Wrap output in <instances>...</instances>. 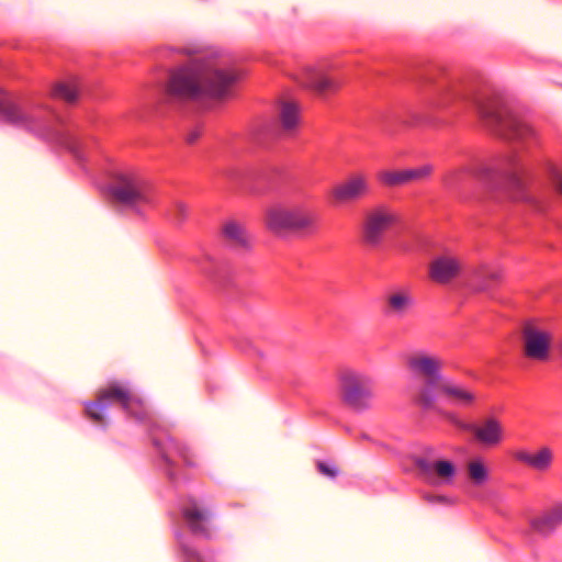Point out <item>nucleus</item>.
Instances as JSON below:
<instances>
[{
  "instance_id": "12",
  "label": "nucleus",
  "mask_w": 562,
  "mask_h": 562,
  "mask_svg": "<svg viewBox=\"0 0 562 562\" xmlns=\"http://www.w3.org/2000/svg\"><path fill=\"white\" fill-rule=\"evenodd\" d=\"M448 417L454 424L471 431L476 441L485 447H495L503 441L504 429L495 417H487L480 424H461L453 414H449Z\"/></svg>"
},
{
  "instance_id": "27",
  "label": "nucleus",
  "mask_w": 562,
  "mask_h": 562,
  "mask_svg": "<svg viewBox=\"0 0 562 562\" xmlns=\"http://www.w3.org/2000/svg\"><path fill=\"white\" fill-rule=\"evenodd\" d=\"M468 473L472 482L476 485H481L487 479V471L480 460L471 461L468 464Z\"/></svg>"
},
{
  "instance_id": "19",
  "label": "nucleus",
  "mask_w": 562,
  "mask_h": 562,
  "mask_svg": "<svg viewBox=\"0 0 562 562\" xmlns=\"http://www.w3.org/2000/svg\"><path fill=\"white\" fill-rule=\"evenodd\" d=\"M225 241L237 251H246L251 247V237L240 223L227 221L222 227Z\"/></svg>"
},
{
  "instance_id": "39",
  "label": "nucleus",
  "mask_w": 562,
  "mask_h": 562,
  "mask_svg": "<svg viewBox=\"0 0 562 562\" xmlns=\"http://www.w3.org/2000/svg\"><path fill=\"white\" fill-rule=\"evenodd\" d=\"M0 92H2V90L0 89Z\"/></svg>"
},
{
  "instance_id": "37",
  "label": "nucleus",
  "mask_w": 562,
  "mask_h": 562,
  "mask_svg": "<svg viewBox=\"0 0 562 562\" xmlns=\"http://www.w3.org/2000/svg\"><path fill=\"white\" fill-rule=\"evenodd\" d=\"M428 499H429V502H434L435 499L441 501V499H443V497L442 496H436V497H428Z\"/></svg>"
},
{
  "instance_id": "22",
  "label": "nucleus",
  "mask_w": 562,
  "mask_h": 562,
  "mask_svg": "<svg viewBox=\"0 0 562 562\" xmlns=\"http://www.w3.org/2000/svg\"><path fill=\"white\" fill-rule=\"evenodd\" d=\"M280 121L282 128L285 131L293 130L299 122V109L293 102L284 101L280 109Z\"/></svg>"
},
{
  "instance_id": "16",
  "label": "nucleus",
  "mask_w": 562,
  "mask_h": 562,
  "mask_svg": "<svg viewBox=\"0 0 562 562\" xmlns=\"http://www.w3.org/2000/svg\"><path fill=\"white\" fill-rule=\"evenodd\" d=\"M414 307V297L408 289H392L384 296V313L394 319H403Z\"/></svg>"
},
{
  "instance_id": "18",
  "label": "nucleus",
  "mask_w": 562,
  "mask_h": 562,
  "mask_svg": "<svg viewBox=\"0 0 562 562\" xmlns=\"http://www.w3.org/2000/svg\"><path fill=\"white\" fill-rule=\"evenodd\" d=\"M562 525V503L555 504L530 521L531 528L539 535L548 537Z\"/></svg>"
},
{
  "instance_id": "5",
  "label": "nucleus",
  "mask_w": 562,
  "mask_h": 562,
  "mask_svg": "<svg viewBox=\"0 0 562 562\" xmlns=\"http://www.w3.org/2000/svg\"><path fill=\"white\" fill-rule=\"evenodd\" d=\"M469 177L486 181L488 187L495 190L515 191L524 187L520 170H506L497 173L485 165L461 166L451 169L442 176V183L447 189L453 190L463 184Z\"/></svg>"
},
{
  "instance_id": "3",
  "label": "nucleus",
  "mask_w": 562,
  "mask_h": 562,
  "mask_svg": "<svg viewBox=\"0 0 562 562\" xmlns=\"http://www.w3.org/2000/svg\"><path fill=\"white\" fill-rule=\"evenodd\" d=\"M375 376L371 372L346 368L338 374L340 402L352 412L368 411L375 396Z\"/></svg>"
},
{
  "instance_id": "6",
  "label": "nucleus",
  "mask_w": 562,
  "mask_h": 562,
  "mask_svg": "<svg viewBox=\"0 0 562 562\" xmlns=\"http://www.w3.org/2000/svg\"><path fill=\"white\" fill-rule=\"evenodd\" d=\"M106 403H116L125 413H134V406H142V398L127 384L112 381L98 390L95 402L85 404L87 417L99 426H106Z\"/></svg>"
},
{
  "instance_id": "38",
  "label": "nucleus",
  "mask_w": 562,
  "mask_h": 562,
  "mask_svg": "<svg viewBox=\"0 0 562 562\" xmlns=\"http://www.w3.org/2000/svg\"><path fill=\"white\" fill-rule=\"evenodd\" d=\"M164 459H165V461H166V463H167V464H169V465L171 464V460L169 459V457L164 456Z\"/></svg>"
},
{
  "instance_id": "31",
  "label": "nucleus",
  "mask_w": 562,
  "mask_h": 562,
  "mask_svg": "<svg viewBox=\"0 0 562 562\" xmlns=\"http://www.w3.org/2000/svg\"><path fill=\"white\" fill-rule=\"evenodd\" d=\"M126 414L134 417L135 419H137L139 422L146 420L149 415L143 401H142V406H134V413H126Z\"/></svg>"
},
{
  "instance_id": "26",
  "label": "nucleus",
  "mask_w": 562,
  "mask_h": 562,
  "mask_svg": "<svg viewBox=\"0 0 562 562\" xmlns=\"http://www.w3.org/2000/svg\"><path fill=\"white\" fill-rule=\"evenodd\" d=\"M339 86L340 83L337 79L328 76L322 70H318V75L313 90L317 91L318 93H325L337 90Z\"/></svg>"
},
{
  "instance_id": "36",
  "label": "nucleus",
  "mask_w": 562,
  "mask_h": 562,
  "mask_svg": "<svg viewBox=\"0 0 562 562\" xmlns=\"http://www.w3.org/2000/svg\"><path fill=\"white\" fill-rule=\"evenodd\" d=\"M557 188H558V190H560L562 192V179H559L557 181Z\"/></svg>"
},
{
  "instance_id": "24",
  "label": "nucleus",
  "mask_w": 562,
  "mask_h": 562,
  "mask_svg": "<svg viewBox=\"0 0 562 562\" xmlns=\"http://www.w3.org/2000/svg\"><path fill=\"white\" fill-rule=\"evenodd\" d=\"M5 120L12 124L29 127L32 122L31 115L16 105H8L3 109Z\"/></svg>"
},
{
  "instance_id": "15",
  "label": "nucleus",
  "mask_w": 562,
  "mask_h": 562,
  "mask_svg": "<svg viewBox=\"0 0 562 562\" xmlns=\"http://www.w3.org/2000/svg\"><path fill=\"white\" fill-rule=\"evenodd\" d=\"M419 475L430 483L448 484L456 474V467L448 460H430L418 457L414 461Z\"/></svg>"
},
{
  "instance_id": "20",
  "label": "nucleus",
  "mask_w": 562,
  "mask_h": 562,
  "mask_svg": "<svg viewBox=\"0 0 562 562\" xmlns=\"http://www.w3.org/2000/svg\"><path fill=\"white\" fill-rule=\"evenodd\" d=\"M183 517L195 533L207 535L209 513L201 508L196 501H190L183 508Z\"/></svg>"
},
{
  "instance_id": "4",
  "label": "nucleus",
  "mask_w": 562,
  "mask_h": 562,
  "mask_svg": "<svg viewBox=\"0 0 562 562\" xmlns=\"http://www.w3.org/2000/svg\"><path fill=\"white\" fill-rule=\"evenodd\" d=\"M405 366L409 373L423 381L416 402L425 408H431L435 404V390L446 378L441 374L443 360L439 356L417 350L406 356Z\"/></svg>"
},
{
  "instance_id": "11",
  "label": "nucleus",
  "mask_w": 562,
  "mask_h": 562,
  "mask_svg": "<svg viewBox=\"0 0 562 562\" xmlns=\"http://www.w3.org/2000/svg\"><path fill=\"white\" fill-rule=\"evenodd\" d=\"M440 395L447 404L458 408H472L477 402V393L470 386L445 378L436 387L435 396Z\"/></svg>"
},
{
  "instance_id": "32",
  "label": "nucleus",
  "mask_w": 562,
  "mask_h": 562,
  "mask_svg": "<svg viewBox=\"0 0 562 562\" xmlns=\"http://www.w3.org/2000/svg\"><path fill=\"white\" fill-rule=\"evenodd\" d=\"M516 458L519 461L525 462L526 464H528L530 467L532 454H530V453H528L526 451H520V452L517 453Z\"/></svg>"
},
{
  "instance_id": "30",
  "label": "nucleus",
  "mask_w": 562,
  "mask_h": 562,
  "mask_svg": "<svg viewBox=\"0 0 562 562\" xmlns=\"http://www.w3.org/2000/svg\"><path fill=\"white\" fill-rule=\"evenodd\" d=\"M316 465L318 471L325 476L334 479L338 474V470L335 467L327 464L326 462L318 461Z\"/></svg>"
},
{
  "instance_id": "21",
  "label": "nucleus",
  "mask_w": 562,
  "mask_h": 562,
  "mask_svg": "<svg viewBox=\"0 0 562 562\" xmlns=\"http://www.w3.org/2000/svg\"><path fill=\"white\" fill-rule=\"evenodd\" d=\"M474 278L473 290L475 292H484L502 280V272L497 269L481 267L474 271Z\"/></svg>"
},
{
  "instance_id": "8",
  "label": "nucleus",
  "mask_w": 562,
  "mask_h": 562,
  "mask_svg": "<svg viewBox=\"0 0 562 562\" xmlns=\"http://www.w3.org/2000/svg\"><path fill=\"white\" fill-rule=\"evenodd\" d=\"M110 193L116 203L130 209L149 203L148 187L136 176H119L110 188Z\"/></svg>"
},
{
  "instance_id": "13",
  "label": "nucleus",
  "mask_w": 562,
  "mask_h": 562,
  "mask_svg": "<svg viewBox=\"0 0 562 562\" xmlns=\"http://www.w3.org/2000/svg\"><path fill=\"white\" fill-rule=\"evenodd\" d=\"M434 171L431 165L408 169H385L378 173V180L385 187L396 188L427 180Z\"/></svg>"
},
{
  "instance_id": "33",
  "label": "nucleus",
  "mask_w": 562,
  "mask_h": 562,
  "mask_svg": "<svg viewBox=\"0 0 562 562\" xmlns=\"http://www.w3.org/2000/svg\"><path fill=\"white\" fill-rule=\"evenodd\" d=\"M516 458L519 461L525 462L526 464H528L530 467L532 454H530V453H528L526 451H520V452L517 453Z\"/></svg>"
},
{
  "instance_id": "1",
  "label": "nucleus",
  "mask_w": 562,
  "mask_h": 562,
  "mask_svg": "<svg viewBox=\"0 0 562 562\" xmlns=\"http://www.w3.org/2000/svg\"><path fill=\"white\" fill-rule=\"evenodd\" d=\"M237 79V71L225 60L196 57L171 72L167 93L178 98L209 95L222 99Z\"/></svg>"
},
{
  "instance_id": "29",
  "label": "nucleus",
  "mask_w": 562,
  "mask_h": 562,
  "mask_svg": "<svg viewBox=\"0 0 562 562\" xmlns=\"http://www.w3.org/2000/svg\"><path fill=\"white\" fill-rule=\"evenodd\" d=\"M189 209L182 202H176L170 211V217L176 225H181L188 217Z\"/></svg>"
},
{
  "instance_id": "23",
  "label": "nucleus",
  "mask_w": 562,
  "mask_h": 562,
  "mask_svg": "<svg viewBox=\"0 0 562 562\" xmlns=\"http://www.w3.org/2000/svg\"><path fill=\"white\" fill-rule=\"evenodd\" d=\"M50 94L53 98L72 103L76 102L79 90L74 82H56L53 86Z\"/></svg>"
},
{
  "instance_id": "17",
  "label": "nucleus",
  "mask_w": 562,
  "mask_h": 562,
  "mask_svg": "<svg viewBox=\"0 0 562 562\" xmlns=\"http://www.w3.org/2000/svg\"><path fill=\"white\" fill-rule=\"evenodd\" d=\"M462 270L461 260L451 255L436 257L429 263V278L439 284H447L454 280Z\"/></svg>"
},
{
  "instance_id": "7",
  "label": "nucleus",
  "mask_w": 562,
  "mask_h": 562,
  "mask_svg": "<svg viewBox=\"0 0 562 562\" xmlns=\"http://www.w3.org/2000/svg\"><path fill=\"white\" fill-rule=\"evenodd\" d=\"M477 112L485 124L503 138L524 140L532 134L529 125L510 113L498 110L490 101L480 102L477 104Z\"/></svg>"
},
{
  "instance_id": "34",
  "label": "nucleus",
  "mask_w": 562,
  "mask_h": 562,
  "mask_svg": "<svg viewBox=\"0 0 562 562\" xmlns=\"http://www.w3.org/2000/svg\"><path fill=\"white\" fill-rule=\"evenodd\" d=\"M181 456H182V458H183L184 462H186L188 465H190V467L194 465V462H193V461H191V459L187 456V453H186V452H181Z\"/></svg>"
},
{
  "instance_id": "10",
  "label": "nucleus",
  "mask_w": 562,
  "mask_h": 562,
  "mask_svg": "<svg viewBox=\"0 0 562 562\" xmlns=\"http://www.w3.org/2000/svg\"><path fill=\"white\" fill-rule=\"evenodd\" d=\"M524 353L527 358L546 361L550 356L552 335L528 322L522 328Z\"/></svg>"
},
{
  "instance_id": "28",
  "label": "nucleus",
  "mask_w": 562,
  "mask_h": 562,
  "mask_svg": "<svg viewBox=\"0 0 562 562\" xmlns=\"http://www.w3.org/2000/svg\"><path fill=\"white\" fill-rule=\"evenodd\" d=\"M318 70L313 66H308L302 69L294 78L303 87L314 89Z\"/></svg>"
},
{
  "instance_id": "35",
  "label": "nucleus",
  "mask_w": 562,
  "mask_h": 562,
  "mask_svg": "<svg viewBox=\"0 0 562 562\" xmlns=\"http://www.w3.org/2000/svg\"><path fill=\"white\" fill-rule=\"evenodd\" d=\"M196 138H198V134L196 133H192V134L189 135L188 140L190 143H193Z\"/></svg>"
},
{
  "instance_id": "25",
  "label": "nucleus",
  "mask_w": 562,
  "mask_h": 562,
  "mask_svg": "<svg viewBox=\"0 0 562 562\" xmlns=\"http://www.w3.org/2000/svg\"><path fill=\"white\" fill-rule=\"evenodd\" d=\"M553 459V453L550 448L543 447L538 452L532 454L530 467L538 471H546L550 468Z\"/></svg>"
},
{
  "instance_id": "14",
  "label": "nucleus",
  "mask_w": 562,
  "mask_h": 562,
  "mask_svg": "<svg viewBox=\"0 0 562 562\" xmlns=\"http://www.w3.org/2000/svg\"><path fill=\"white\" fill-rule=\"evenodd\" d=\"M370 193V181L367 175L358 172L336 186L333 198L339 203H348L364 199Z\"/></svg>"
},
{
  "instance_id": "9",
  "label": "nucleus",
  "mask_w": 562,
  "mask_h": 562,
  "mask_svg": "<svg viewBox=\"0 0 562 562\" xmlns=\"http://www.w3.org/2000/svg\"><path fill=\"white\" fill-rule=\"evenodd\" d=\"M396 222V214L385 205L367 212L363 222V240L370 246L379 245L387 229Z\"/></svg>"
},
{
  "instance_id": "2",
  "label": "nucleus",
  "mask_w": 562,
  "mask_h": 562,
  "mask_svg": "<svg viewBox=\"0 0 562 562\" xmlns=\"http://www.w3.org/2000/svg\"><path fill=\"white\" fill-rule=\"evenodd\" d=\"M317 212L308 204L293 202L277 204L267 210L265 224L274 234L311 235L316 231Z\"/></svg>"
}]
</instances>
